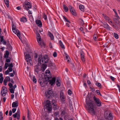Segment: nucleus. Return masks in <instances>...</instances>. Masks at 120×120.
<instances>
[{
	"label": "nucleus",
	"mask_w": 120,
	"mask_h": 120,
	"mask_svg": "<svg viewBox=\"0 0 120 120\" xmlns=\"http://www.w3.org/2000/svg\"><path fill=\"white\" fill-rule=\"evenodd\" d=\"M63 9L65 12H68V7L65 4H63Z\"/></svg>",
	"instance_id": "39"
},
{
	"label": "nucleus",
	"mask_w": 120,
	"mask_h": 120,
	"mask_svg": "<svg viewBox=\"0 0 120 120\" xmlns=\"http://www.w3.org/2000/svg\"><path fill=\"white\" fill-rule=\"evenodd\" d=\"M72 61H71V67L72 68V70H74V71H75V65H75V64L74 63H74L73 62V61L74 60H71Z\"/></svg>",
	"instance_id": "23"
},
{
	"label": "nucleus",
	"mask_w": 120,
	"mask_h": 120,
	"mask_svg": "<svg viewBox=\"0 0 120 120\" xmlns=\"http://www.w3.org/2000/svg\"><path fill=\"white\" fill-rule=\"evenodd\" d=\"M79 8L81 11H84L85 8L84 6L82 5H80L79 6Z\"/></svg>",
	"instance_id": "29"
},
{
	"label": "nucleus",
	"mask_w": 120,
	"mask_h": 120,
	"mask_svg": "<svg viewBox=\"0 0 120 120\" xmlns=\"http://www.w3.org/2000/svg\"><path fill=\"white\" fill-rule=\"evenodd\" d=\"M108 117H105V118L106 120H112L113 117L112 114L110 113Z\"/></svg>",
	"instance_id": "18"
},
{
	"label": "nucleus",
	"mask_w": 120,
	"mask_h": 120,
	"mask_svg": "<svg viewBox=\"0 0 120 120\" xmlns=\"http://www.w3.org/2000/svg\"><path fill=\"white\" fill-rule=\"evenodd\" d=\"M69 8L71 13L72 15L75 16H76L77 15V14L74 8L72 6L70 5L69 6Z\"/></svg>",
	"instance_id": "10"
},
{
	"label": "nucleus",
	"mask_w": 120,
	"mask_h": 120,
	"mask_svg": "<svg viewBox=\"0 0 120 120\" xmlns=\"http://www.w3.org/2000/svg\"><path fill=\"white\" fill-rule=\"evenodd\" d=\"M14 118H16L17 116V120H19L20 118V115H19V114H17V113H15L13 115Z\"/></svg>",
	"instance_id": "22"
},
{
	"label": "nucleus",
	"mask_w": 120,
	"mask_h": 120,
	"mask_svg": "<svg viewBox=\"0 0 120 120\" xmlns=\"http://www.w3.org/2000/svg\"><path fill=\"white\" fill-rule=\"evenodd\" d=\"M114 21V24L112 26L114 29L117 31H119L120 29V21L118 19L114 18L113 19Z\"/></svg>",
	"instance_id": "4"
},
{
	"label": "nucleus",
	"mask_w": 120,
	"mask_h": 120,
	"mask_svg": "<svg viewBox=\"0 0 120 120\" xmlns=\"http://www.w3.org/2000/svg\"><path fill=\"white\" fill-rule=\"evenodd\" d=\"M54 120H63L62 118L61 117H59L58 118L57 117L54 118Z\"/></svg>",
	"instance_id": "53"
},
{
	"label": "nucleus",
	"mask_w": 120,
	"mask_h": 120,
	"mask_svg": "<svg viewBox=\"0 0 120 120\" xmlns=\"http://www.w3.org/2000/svg\"><path fill=\"white\" fill-rule=\"evenodd\" d=\"M57 101L55 100H52L51 101V103L53 106V108L54 110H56L58 109L59 107L57 106L56 103Z\"/></svg>",
	"instance_id": "11"
},
{
	"label": "nucleus",
	"mask_w": 120,
	"mask_h": 120,
	"mask_svg": "<svg viewBox=\"0 0 120 120\" xmlns=\"http://www.w3.org/2000/svg\"><path fill=\"white\" fill-rule=\"evenodd\" d=\"M63 16L64 20L65 22H68V19L65 16Z\"/></svg>",
	"instance_id": "56"
},
{
	"label": "nucleus",
	"mask_w": 120,
	"mask_h": 120,
	"mask_svg": "<svg viewBox=\"0 0 120 120\" xmlns=\"http://www.w3.org/2000/svg\"><path fill=\"white\" fill-rule=\"evenodd\" d=\"M108 24L107 23H105L103 24V26H102L104 28H106V27L108 26Z\"/></svg>",
	"instance_id": "49"
},
{
	"label": "nucleus",
	"mask_w": 120,
	"mask_h": 120,
	"mask_svg": "<svg viewBox=\"0 0 120 120\" xmlns=\"http://www.w3.org/2000/svg\"><path fill=\"white\" fill-rule=\"evenodd\" d=\"M27 19L26 18L25 16H23L20 19V21L21 22H25L27 21Z\"/></svg>",
	"instance_id": "21"
},
{
	"label": "nucleus",
	"mask_w": 120,
	"mask_h": 120,
	"mask_svg": "<svg viewBox=\"0 0 120 120\" xmlns=\"http://www.w3.org/2000/svg\"><path fill=\"white\" fill-rule=\"evenodd\" d=\"M37 39L38 43L40 45L41 44V37H37Z\"/></svg>",
	"instance_id": "38"
},
{
	"label": "nucleus",
	"mask_w": 120,
	"mask_h": 120,
	"mask_svg": "<svg viewBox=\"0 0 120 120\" xmlns=\"http://www.w3.org/2000/svg\"><path fill=\"white\" fill-rule=\"evenodd\" d=\"M56 80L55 77H52V75L50 76L45 77L44 78L40 77L38 80V82L42 87H44L45 86L49 85L48 82L51 86H52L55 84Z\"/></svg>",
	"instance_id": "1"
},
{
	"label": "nucleus",
	"mask_w": 120,
	"mask_h": 120,
	"mask_svg": "<svg viewBox=\"0 0 120 120\" xmlns=\"http://www.w3.org/2000/svg\"><path fill=\"white\" fill-rule=\"evenodd\" d=\"M72 89L71 88H70L68 90V94L69 95L71 96L72 94Z\"/></svg>",
	"instance_id": "35"
},
{
	"label": "nucleus",
	"mask_w": 120,
	"mask_h": 120,
	"mask_svg": "<svg viewBox=\"0 0 120 120\" xmlns=\"http://www.w3.org/2000/svg\"><path fill=\"white\" fill-rule=\"evenodd\" d=\"M24 54L25 55V58L26 60H32L31 56L29 53L24 52Z\"/></svg>",
	"instance_id": "12"
},
{
	"label": "nucleus",
	"mask_w": 120,
	"mask_h": 120,
	"mask_svg": "<svg viewBox=\"0 0 120 120\" xmlns=\"http://www.w3.org/2000/svg\"><path fill=\"white\" fill-rule=\"evenodd\" d=\"M7 81L6 80V79H5L4 80V85L6 86L7 85Z\"/></svg>",
	"instance_id": "55"
},
{
	"label": "nucleus",
	"mask_w": 120,
	"mask_h": 120,
	"mask_svg": "<svg viewBox=\"0 0 120 120\" xmlns=\"http://www.w3.org/2000/svg\"><path fill=\"white\" fill-rule=\"evenodd\" d=\"M78 41L79 44V45L81 43L80 42L81 41V39L80 38H78Z\"/></svg>",
	"instance_id": "60"
},
{
	"label": "nucleus",
	"mask_w": 120,
	"mask_h": 120,
	"mask_svg": "<svg viewBox=\"0 0 120 120\" xmlns=\"http://www.w3.org/2000/svg\"><path fill=\"white\" fill-rule=\"evenodd\" d=\"M115 16L118 19H120L119 16L118 15L117 13V12L115 13Z\"/></svg>",
	"instance_id": "62"
},
{
	"label": "nucleus",
	"mask_w": 120,
	"mask_h": 120,
	"mask_svg": "<svg viewBox=\"0 0 120 120\" xmlns=\"http://www.w3.org/2000/svg\"><path fill=\"white\" fill-rule=\"evenodd\" d=\"M43 18H44L45 20H46L47 19V17L46 14H44L43 15Z\"/></svg>",
	"instance_id": "58"
},
{
	"label": "nucleus",
	"mask_w": 120,
	"mask_h": 120,
	"mask_svg": "<svg viewBox=\"0 0 120 120\" xmlns=\"http://www.w3.org/2000/svg\"><path fill=\"white\" fill-rule=\"evenodd\" d=\"M38 55L37 53H35L34 54V58L35 60H36L38 59Z\"/></svg>",
	"instance_id": "47"
},
{
	"label": "nucleus",
	"mask_w": 120,
	"mask_h": 120,
	"mask_svg": "<svg viewBox=\"0 0 120 120\" xmlns=\"http://www.w3.org/2000/svg\"><path fill=\"white\" fill-rule=\"evenodd\" d=\"M53 56L55 57H56L57 56V54L56 52H54L53 53Z\"/></svg>",
	"instance_id": "63"
},
{
	"label": "nucleus",
	"mask_w": 120,
	"mask_h": 120,
	"mask_svg": "<svg viewBox=\"0 0 120 120\" xmlns=\"http://www.w3.org/2000/svg\"><path fill=\"white\" fill-rule=\"evenodd\" d=\"M48 34L50 37L51 39L52 40H53L54 39V38L53 34L50 31L48 32Z\"/></svg>",
	"instance_id": "32"
},
{
	"label": "nucleus",
	"mask_w": 120,
	"mask_h": 120,
	"mask_svg": "<svg viewBox=\"0 0 120 120\" xmlns=\"http://www.w3.org/2000/svg\"><path fill=\"white\" fill-rule=\"evenodd\" d=\"M60 97L62 101H64V94L62 91H61L60 93Z\"/></svg>",
	"instance_id": "26"
},
{
	"label": "nucleus",
	"mask_w": 120,
	"mask_h": 120,
	"mask_svg": "<svg viewBox=\"0 0 120 120\" xmlns=\"http://www.w3.org/2000/svg\"><path fill=\"white\" fill-rule=\"evenodd\" d=\"M60 79L59 78H57L56 79V85L57 86H60V82L59 81Z\"/></svg>",
	"instance_id": "27"
},
{
	"label": "nucleus",
	"mask_w": 120,
	"mask_h": 120,
	"mask_svg": "<svg viewBox=\"0 0 120 120\" xmlns=\"http://www.w3.org/2000/svg\"><path fill=\"white\" fill-rule=\"evenodd\" d=\"M7 91H4L3 93L1 94L2 96L3 97L5 96L6 95V94L7 93Z\"/></svg>",
	"instance_id": "45"
},
{
	"label": "nucleus",
	"mask_w": 120,
	"mask_h": 120,
	"mask_svg": "<svg viewBox=\"0 0 120 120\" xmlns=\"http://www.w3.org/2000/svg\"><path fill=\"white\" fill-rule=\"evenodd\" d=\"M33 81L34 83H36L37 80L35 76H33Z\"/></svg>",
	"instance_id": "43"
},
{
	"label": "nucleus",
	"mask_w": 120,
	"mask_h": 120,
	"mask_svg": "<svg viewBox=\"0 0 120 120\" xmlns=\"http://www.w3.org/2000/svg\"><path fill=\"white\" fill-rule=\"evenodd\" d=\"M45 105L44 106V109H46L47 111L49 113H51L52 109V106L50 101L48 100L45 102Z\"/></svg>",
	"instance_id": "3"
},
{
	"label": "nucleus",
	"mask_w": 120,
	"mask_h": 120,
	"mask_svg": "<svg viewBox=\"0 0 120 120\" xmlns=\"http://www.w3.org/2000/svg\"><path fill=\"white\" fill-rule=\"evenodd\" d=\"M12 27L13 32L16 34L18 37L20 39V31L17 29H16L15 26L14 24L13 23V22H12Z\"/></svg>",
	"instance_id": "6"
},
{
	"label": "nucleus",
	"mask_w": 120,
	"mask_h": 120,
	"mask_svg": "<svg viewBox=\"0 0 120 120\" xmlns=\"http://www.w3.org/2000/svg\"><path fill=\"white\" fill-rule=\"evenodd\" d=\"M95 92H96L99 95H100L102 96V95L101 94L99 90H97Z\"/></svg>",
	"instance_id": "46"
},
{
	"label": "nucleus",
	"mask_w": 120,
	"mask_h": 120,
	"mask_svg": "<svg viewBox=\"0 0 120 120\" xmlns=\"http://www.w3.org/2000/svg\"><path fill=\"white\" fill-rule=\"evenodd\" d=\"M95 85L96 86H98L99 88H101L102 87V86L101 84L99 82H96L95 83Z\"/></svg>",
	"instance_id": "34"
},
{
	"label": "nucleus",
	"mask_w": 120,
	"mask_h": 120,
	"mask_svg": "<svg viewBox=\"0 0 120 120\" xmlns=\"http://www.w3.org/2000/svg\"><path fill=\"white\" fill-rule=\"evenodd\" d=\"M89 88L91 89V91L93 92H94L95 90V88L93 87V86L91 87L90 86H89Z\"/></svg>",
	"instance_id": "41"
},
{
	"label": "nucleus",
	"mask_w": 120,
	"mask_h": 120,
	"mask_svg": "<svg viewBox=\"0 0 120 120\" xmlns=\"http://www.w3.org/2000/svg\"><path fill=\"white\" fill-rule=\"evenodd\" d=\"M5 79H6L7 81L10 82L11 81L10 78L9 76H7L6 77Z\"/></svg>",
	"instance_id": "54"
},
{
	"label": "nucleus",
	"mask_w": 120,
	"mask_h": 120,
	"mask_svg": "<svg viewBox=\"0 0 120 120\" xmlns=\"http://www.w3.org/2000/svg\"><path fill=\"white\" fill-rule=\"evenodd\" d=\"M80 57L81 60H85V54L82 50H80Z\"/></svg>",
	"instance_id": "15"
},
{
	"label": "nucleus",
	"mask_w": 120,
	"mask_h": 120,
	"mask_svg": "<svg viewBox=\"0 0 120 120\" xmlns=\"http://www.w3.org/2000/svg\"><path fill=\"white\" fill-rule=\"evenodd\" d=\"M69 104L70 109L71 110H73V106L71 100L70 99H69Z\"/></svg>",
	"instance_id": "25"
},
{
	"label": "nucleus",
	"mask_w": 120,
	"mask_h": 120,
	"mask_svg": "<svg viewBox=\"0 0 120 120\" xmlns=\"http://www.w3.org/2000/svg\"><path fill=\"white\" fill-rule=\"evenodd\" d=\"M9 67L12 68L13 67V65L12 63L11 64H9V66H8Z\"/></svg>",
	"instance_id": "59"
},
{
	"label": "nucleus",
	"mask_w": 120,
	"mask_h": 120,
	"mask_svg": "<svg viewBox=\"0 0 120 120\" xmlns=\"http://www.w3.org/2000/svg\"><path fill=\"white\" fill-rule=\"evenodd\" d=\"M9 72H11L13 70L12 68L9 67L8 68V70Z\"/></svg>",
	"instance_id": "61"
},
{
	"label": "nucleus",
	"mask_w": 120,
	"mask_h": 120,
	"mask_svg": "<svg viewBox=\"0 0 120 120\" xmlns=\"http://www.w3.org/2000/svg\"><path fill=\"white\" fill-rule=\"evenodd\" d=\"M44 74L45 77H49L50 75H52V74L50 71L48 70H46Z\"/></svg>",
	"instance_id": "17"
},
{
	"label": "nucleus",
	"mask_w": 120,
	"mask_h": 120,
	"mask_svg": "<svg viewBox=\"0 0 120 120\" xmlns=\"http://www.w3.org/2000/svg\"><path fill=\"white\" fill-rule=\"evenodd\" d=\"M87 106L88 108V109L89 111V112L92 113H91V114L93 116L96 115V113L94 109V107L93 105H92V106Z\"/></svg>",
	"instance_id": "7"
},
{
	"label": "nucleus",
	"mask_w": 120,
	"mask_h": 120,
	"mask_svg": "<svg viewBox=\"0 0 120 120\" xmlns=\"http://www.w3.org/2000/svg\"><path fill=\"white\" fill-rule=\"evenodd\" d=\"M10 92L12 94L14 93V90L13 88H11L9 89Z\"/></svg>",
	"instance_id": "48"
},
{
	"label": "nucleus",
	"mask_w": 120,
	"mask_h": 120,
	"mask_svg": "<svg viewBox=\"0 0 120 120\" xmlns=\"http://www.w3.org/2000/svg\"><path fill=\"white\" fill-rule=\"evenodd\" d=\"M29 114V110L28 109L27 111V117L28 119V120H30V116Z\"/></svg>",
	"instance_id": "44"
},
{
	"label": "nucleus",
	"mask_w": 120,
	"mask_h": 120,
	"mask_svg": "<svg viewBox=\"0 0 120 120\" xmlns=\"http://www.w3.org/2000/svg\"><path fill=\"white\" fill-rule=\"evenodd\" d=\"M93 100H92L91 94L90 96H89L86 98V102L87 106H92V105H93L94 107L95 105L98 107L101 106V102L99 98L94 96L93 97Z\"/></svg>",
	"instance_id": "2"
},
{
	"label": "nucleus",
	"mask_w": 120,
	"mask_h": 120,
	"mask_svg": "<svg viewBox=\"0 0 120 120\" xmlns=\"http://www.w3.org/2000/svg\"><path fill=\"white\" fill-rule=\"evenodd\" d=\"M23 7L25 9L28 11V10L32 8V6L31 3L29 2H26L24 5H23Z\"/></svg>",
	"instance_id": "8"
},
{
	"label": "nucleus",
	"mask_w": 120,
	"mask_h": 120,
	"mask_svg": "<svg viewBox=\"0 0 120 120\" xmlns=\"http://www.w3.org/2000/svg\"><path fill=\"white\" fill-rule=\"evenodd\" d=\"M9 55V53L8 50L5 51V53L4 54V58L6 59L5 60H11V59L10 57H9L8 56Z\"/></svg>",
	"instance_id": "13"
},
{
	"label": "nucleus",
	"mask_w": 120,
	"mask_h": 120,
	"mask_svg": "<svg viewBox=\"0 0 120 120\" xmlns=\"http://www.w3.org/2000/svg\"><path fill=\"white\" fill-rule=\"evenodd\" d=\"M47 66V64H43L42 65L41 70L43 72H44Z\"/></svg>",
	"instance_id": "19"
},
{
	"label": "nucleus",
	"mask_w": 120,
	"mask_h": 120,
	"mask_svg": "<svg viewBox=\"0 0 120 120\" xmlns=\"http://www.w3.org/2000/svg\"><path fill=\"white\" fill-rule=\"evenodd\" d=\"M54 64L52 63L51 60H50V61L49 62V63L48 64V67H51L53 66H54Z\"/></svg>",
	"instance_id": "42"
},
{
	"label": "nucleus",
	"mask_w": 120,
	"mask_h": 120,
	"mask_svg": "<svg viewBox=\"0 0 120 120\" xmlns=\"http://www.w3.org/2000/svg\"><path fill=\"white\" fill-rule=\"evenodd\" d=\"M79 20L81 21V22L82 25L83 26L84 24V22L83 19L82 18H80Z\"/></svg>",
	"instance_id": "50"
},
{
	"label": "nucleus",
	"mask_w": 120,
	"mask_h": 120,
	"mask_svg": "<svg viewBox=\"0 0 120 120\" xmlns=\"http://www.w3.org/2000/svg\"><path fill=\"white\" fill-rule=\"evenodd\" d=\"M5 4L7 7L9 6V1L8 0H4Z\"/></svg>",
	"instance_id": "36"
},
{
	"label": "nucleus",
	"mask_w": 120,
	"mask_h": 120,
	"mask_svg": "<svg viewBox=\"0 0 120 120\" xmlns=\"http://www.w3.org/2000/svg\"><path fill=\"white\" fill-rule=\"evenodd\" d=\"M38 60V63L37 65L39 66H41L42 65V63H44V62L45 61L44 63L46 64L49 62V60Z\"/></svg>",
	"instance_id": "16"
},
{
	"label": "nucleus",
	"mask_w": 120,
	"mask_h": 120,
	"mask_svg": "<svg viewBox=\"0 0 120 120\" xmlns=\"http://www.w3.org/2000/svg\"><path fill=\"white\" fill-rule=\"evenodd\" d=\"M7 49L11 51L12 49V47L10 44H7Z\"/></svg>",
	"instance_id": "28"
},
{
	"label": "nucleus",
	"mask_w": 120,
	"mask_h": 120,
	"mask_svg": "<svg viewBox=\"0 0 120 120\" xmlns=\"http://www.w3.org/2000/svg\"><path fill=\"white\" fill-rule=\"evenodd\" d=\"M8 91V90L7 88L5 86H3L1 90V94H2V91Z\"/></svg>",
	"instance_id": "31"
},
{
	"label": "nucleus",
	"mask_w": 120,
	"mask_h": 120,
	"mask_svg": "<svg viewBox=\"0 0 120 120\" xmlns=\"http://www.w3.org/2000/svg\"><path fill=\"white\" fill-rule=\"evenodd\" d=\"M3 74L1 73H0V83L2 84L3 82V81L4 79L3 76Z\"/></svg>",
	"instance_id": "30"
},
{
	"label": "nucleus",
	"mask_w": 120,
	"mask_h": 120,
	"mask_svg": "<svg viewBox=\"0 0 120 120\" xmlns=\"http://www.w3.org/2000/svg\"><path fill=\"white\" fill-rule=\"evenodd\" d=\"M35 22L38 26L41 28L42 27V24L41 20H35Z\"/></svg>",
	"instance_id": "14"
},
{
	"label": "nucleus",
	"mask_w": 120,
	"mask_h": 120,
	"mask_svg": "<svg viewBox=\"0 0 120 120\" xmlns=\"http://www.w3.org/2000/svg\"><path fill=\"white\" fill-rule=\"evenodd\" d=\"M64 53L63 54V55L64 58H65L67 60H68V54L67 53H66L64 51Z\"/></svg>",
	"instance_id": "37"
},
{
	"label": "nucleus",
	"mask_w": 120,
	"mask_h": 120,
	"mask_svg": "<svg viewBox=\"0 0 120 120\" xmlns=\"http://www.w3.org/2000/svg\"><path fill=\"white\" fill-rule=\"evenodd\" d=\"M55 93L53 92L52 90L50 89H49L48 91L45 92V95L47 98L49 99H51L54 97Z\"/></svg>",
	"instance_id": "5"
},
{
	"label": "nucleus",
	"mask_w": 120,
	"mask_h": 120,
	"mask_svg": "<svg viewBox=\"0 0 120 120\" xmlns=\"http://www.w3.org/2000/svg\"><path fill=\"white\" fill-rule=\"evenodd\" d=\"M18 101H17L13 102L12 104V108L17 107L18 106Z\"/></svg>",
	"instance_id": "20"
},
{
	"label": "nucleus",
	"mask_w": 120,
	"mask_h": 120,
	"mask_svg": "<svg viewBox=\"0 0 120 120\" xmlns=\"http://www.w3.org/2000/svg\"><path fill=\"white\" fill-rule=\"evenodd\" d=\"M105 19L106 20H108L109 21L110 20V19L107 16H106L105 17Z\"/></svg>",
	"instance_id": "57"
},
{
	"label": "nucleus",
	"mask_w": 120,
	"mask_h": 120,
	"mask_svg": "<svg viewBox=\"0 0 120 120\" xmlns=\"http://www.w3.org/2000/svg\"><path fill=\"white\" fill-rule=\"evenodd\" d=\"M48 34L50 37L51 39L52 40H53L54 39V38L53 34L50 31L48 32Z\"/></svg>",
	"instance_id": "33"
},
{
	"label": "nucleus",
	"mask_w": 120,
	"mask_h": 120,
	"mask_svg": "<svg viewBox=\"0 0 120 120\" xmlns=\"http://www.w3.org/2000/svg\"><path fill=\"white\" fill-rule=\"evenodd\" d=\"M0 38H1L0 40V42H3V44L4 45H6V42L5 41H4L3 36H1L0 35Z\"/></svg>",
	"instance_id": "24"
},
{
	"label": "nucleus",
	"mask_w": 120,
	"mask_h": 120,
	"mask_svg": "<svg viewBox=\"0 0 120 120\" xmlns=\"http://www.w3.org/2000/svg\"><path fill=\"white\" fill-rule=\"evenodd\" d=\"M110 79H111V80L113 81L114 80L115 78L114 77H113L112 76H110Z\"/></svg>",
	"instance_id": "64"
},
{
	"label": "nucleus",
	"mask_w": 120,
	"mask_h": 120,
	"mask_svg": "<svg viewBox=\"0 0 120 120\" xmlns=\"http://www.w3.org/2000/svg\"><path fill=\"white\" fill-rule=\"evenodd\" d=\"M113 35L114 37L116 39H118L119 38V36L118 35L115 33H114Z\"/></svg>",
	"instance_id": "40"
},
{
	"label": "nucleus",
	"mask_w": 120,
	"mask_h": 120,
	"mask_svg": "<svg viewBox=\"0 0 120 120\" xmlns=\"http://www.w3.org/2000/svg\"><path fill=\"white\" fill-rule=\"evenodd\" d=\"M105 29L108 30H110L111 29H112V28L110 27L108 25V26L106 27Z\"/></svg>",
	"instance_id": "51"
},
{
	"label": "nucleus",
	"mask_w": 120,
	"mask_h": 120,
	"mask_svg": "<svg viewBox=\"0 0 120 120\" xmlns=\"http://www.w3.org/2000/svg\"><path fill=\"white\" fill-rule=\"evenodd\" d=\"M49 60V57L47 55H44L42 57V54H41L39 55L38 60Z\"/></svg>",
	"instance_id": "9"
},
{
	"label": "nucleus",
	"mask_w": 120,
	"mask_h": 120,
	"mask_svg": "<svg viewBox=\"0 0 120 120\" xmlns=\"http://www.w3.org/2000/svg\"><path fill=\"white\" fill-rule=\"evenodd\" d=\"M8 86L11 88H12L13 87L12 84L11 82H10L8 83Z\"/></svg>",
	"instance_id": "52"
}]
</instances>
